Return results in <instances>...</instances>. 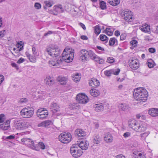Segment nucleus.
I'll return each instance as SVG.
<instances>
[{"label":"nucleus","mask_w":158,"mask_h":158,"mask_svg":"<svg viewBox=\"0 0 158 158\" xmlns=\"http://www.w3.org/2000/svg\"><path fill=\"white\" fill-rule=\"evenodd\" d=\"M49 65L52 67L54 66L55 68H58V66L57 65V64L56 61H54L53 60H49L48 62Z\"/></svg>","instance_id":"43"},{"label":"nucleus","mask_w":158,"mask_h":158,"mask_svg":"<svg viewBox=\"0 0 158 158\" xmlns=\"http://www.w3.org/2000/svg\"><path fill=\"white\" fill-rule=\"evenodd\" d=\"M93 142L96 144H99L101 141V138L98 135H96L94 136Z\"/></svg>","instance_id":"38"},{"label":"nucleus","mask_w":158,"mask_h":158,"mask_svg":"<svg viewBox=\"0 0 158 158\" xmlns=\"http://www.w3.org/2000/svg\"><path fill=\"white\" fill-rule=\"evenodd\" d=\"M115 158H125V157L123 155L120 154L116 156Z\"/></svg>","instance_id":"64"},{"label":"nucleus","mask_w":158,"mask_h":158,"mask_svg":"<svg viewBox=\"0 0 158 158\" xmlns=\"http://www.w3.org/2000/svg\"><path fill=\"white\" fill-rule=\"evenodd\" d=\"M104 139L106 143H110L113 142V138L111 134L108 132L105 133Z\"/></svg>","instance_id":"16"},{"label":"nucleus","mask_w":158,"mask_h":158,"mask_svg":"<svg viewBox=\"0 0 158 158\" xmlns=\"http://www.w3.org/2000/svg\"><path fill=\"white\" fill-rule=\"evenodd\" d=\"M150 132L149 131H147L141 134L140 135V136L141 138V139L143 140H145L146 138L148 135L150 134Z\"/></svg>","instance_id":"40"},{"label":"nucleus","mask_w":158,"mask_h":158,"mask_svg":"<svg viewBox=\"0 0 158 158\" xmlns=\"http://www.w3.org/2000/svg\"><path fill=\"white\" fill-rule=\"evenodd\" d=\"M148 65L149 68H152L154 65V62L152 60H149L148 61Z\"/></svg>","instance_id":"50"},{"label":"nucleus","mask_w":158,"mask_h":158,"mask_svg":"<svg viewBox=\"0 0 158 158\" xmlns=\"http://www.w3.org/2000/svg\"><path fill=\"white\" fill-rule=\"evenodd\" d=\"M117 41L115 38H112L110 39L109 42V45L112 46L114 45H117Z\"/></svg>","instance_id":"36"},{"label":"nucleus","mask_w":158,"mask_h":158,"mask_svg":"<svg viewBox=\"0 0 158 158\" xmlns=\"http://www.w3.org/2000/svg\"><path fill=\"white\" fill-rule=\"evenodd\" d=\"M100 40L103 41H105L106 42L108 41V38L105 35H101L99 36Z\"/></svg>","instance_id":"46"},{"label":"nucleus","mask_w":158,"mask_h":158,"mask_svg":"<svg viewBox=\"0 0 158 158\" xmlns=\"http://www.w3.org/2000/svg\"><path fill=\"white\" fill-rule=\"evenodd\" d=\"M5 30H4L0 31V38L2 37L5 35Z\"/></svg>","instance_id":"60"},{"label":"nucleus","mask_w":158,"mask_h":158,"mask_svg":"<svg viewBox=\"0 0 158 158\" xmlns=\"http://www.w3.org/2000/svg\"><path fill=\"white\" fill-rule=\"evenodd\" d=\"M45 52L46 53L53 57L58 56L61 53L60 49L57 46L53 45L48 46Z\"/></svg>","instance_id":"4"},{"label":"nucleus","mask_w":158,"mask_h":158,"mask_svg":"<svg viewBox=\"0 0 158 158\" xmlns=\"http://www.w3.org/2000/svg\"><path fill=\"white\" fill-rule=\"evenodd\" d=\"M57 79L58 81L60 82L61 85H64L66 83L67 78L66 77L60 76L57 77Z\"/></svg>","instance_id":"25"},{"label":"nucleus","mask_w":158,"mask_h":158,"mask_svg":"<svg viewBox=\"0 0 158 158\" xmlns=\"http://www.w3.org/2000/svg\"><path fill=\"white\" fill-rule=\"evenodd\" d=\"M134 98L140 102H145L148 96V93L146 89L138 87L134 90L133 94Z\"/></svg>","instance_id":"1"},{"label":"nucleus","mask_w":158,"mask_h":158,"mask_svg":"<svg viewBox=\"0 0 158 158\" xmlns=\"http://www.w3.org/2000/svg\"><path fill=\"white\" fill-rule=\"evenodd\" d=\"M72 135L68 132H64L61 134L59 136L60 141L64 143H69L71 140Z\"/></svg>","instance_id":"8"},{"label":"nucleus","mask_w":158,"mask_h":158,"mask_svg":"<svg viewBox=\"0 0 158 158\" xmlns=\"http://www.w3.org/2000/svg\"><path fill=\"white\" fill-rule=\"evenodd\" d=\"M21 141L23 144L34 150H37V148L35 145L34 142L31 139L24 138L21 139Z\"/></svg>","instance_id":"10"},{"label":"nucleus","mask_w":158,"mask_h":158,"mask_svg":"<svg viewBox=\"0 0 158 158\" xmlns=\"http://www.w3.org/2000/svg\"><path fill=\"white\" fill-rule=\"evenodd\" d=\"M133 158H145V154L144 152H138L135 153H133Z\"/></svg>","instance_id":"24"},{"label":"nucleus","mask_w":158,"mask_h":158,"mask_svg":"<svg viewBox=\"0 0 158 158\" xmlns=\"http://www.w3.org/2000/svg\"><path fill=\"white\" fill-rule=\"evenodd\" d=\"M52 124V121L48 120L42 122L39 125V126H42L45 127H48L49 125Z\"/></svg>","instance_id":"29"},{"label":"nucleus","mask_w":158,"mask_h":158,"mask_svg":"<svg viewBox=\"0 0 158 158\" xmlns=\"http://www.w3.org/2000/svg\"><path fill=\"white\" fill-rule=\"evenodd\" d=\"M100 83L99 81L95 78H92L89 82V84L91 87H97L99 85Z\"/></svg>","instance_id":"19"},{"label":"nucleus","mask_w":158,"mask_h":158,"mask_svg":"<svg viewBox=\"0 0 158 158\" xmlns=\"http://www.w3.org/2000/svg\"><path fill=\"white\" fill-rule=\"evenodd\" d=\"M139 29L143 32L145 33H148L150 32V26L148 24L145 23L140 27Z\"/></svg>","instance_id":"18"},{"label":"nucleus","mask_w":158,"mask_h":158,"mask_svg":"<svg viewBox=\"0 0 158 158\" xmlns=\"http://www.w3.org/2000/svg\"><path fill=\"white\" fill-rule=\"evenodd\" d=\"M105 31L106 34L109 36H111L113 34L112 32L110 30L107 29V27Z\"/></svg>","instance_id":"52"},{"label":"nucleus","mask_w":158,"mask_h":158,"mask_svg":"<svg viewBox=\"0 0 158 158\" xmlns=\"http://www.w3.org/2000/svg\"><path fill=\"white\" fill-rule=\"evenodd\" d=\"M5 115L3 114H0V123H3L4 120Z\"/></svg>","instance_id":"58"},{"label":"nucleus","mask_w":158,"mask_h":158,"mask_svg":"<svg viewBox=\"0 0 158 158\" xmlns=\"http://www.w3.org/2000/svg\"><path fill=\"white\" fill-rule=\"evenodd\" d=\"M115 60L114 58L112 57H107L106 62L112 64L114 62Z\"/></svg>","instance_id":"49"},{"label":"nucleus","mask_w":158,"mask_h":158,"mask_svg":"<svg viewBox=\"0 0 158 158\" xmlns=\"http://www.w3.org/2000/svg\"><path fill=\"white\" fill-rule=\"evenodd\" d=\"M131 133L129 132H126L123 134V136L125 138L129 137Z\"/></svg>","instance_id":"61"},{"label":"nucleus","mask_w":158,"mask_h":158,"mask_svg":"<svg viewBox=\"0 0 158 158\" xmlns=\"http://www.w3.org/2000/svg\"><path fill=\"white\" fill-rule=\"evenodd\" d=\"M88 57H90L93 60H94L95 58L97 56L92 51H88Z\"/></svg>","instance_id":"37"},{"label":"nucleus","mask_w":158,"mask_h":158,"mask_svg":"<svg viewBox=\"0 0 158 158\" xmlns=\"http://www.w3.org/2000/svg\"><path fill=\"white\" fill-rule=\"evenodd\" d=\"M75 134L77 137H83L86 135V133L85 131L83 130L79 129L76 130Z\"/></svg>","instance_id":"20"},{"label":"nucleus","mask_w":158,"mask_h":158,"mask_svg":"<svg viewBox=\"0 0 158 158\" xmlns=\"http://www.w3.org/2000/svg\"><path fill=\"white\" fill-rule=\"evenodd\" d=\"M5 26V24L3 22L2 18L0 17V29L4 27Z\"/></svg>","instance_id":"56"},{"label":"nucleus","mask_w":158,"mask_h":158,"mask_svg":"<svg viewBox=\"0 0 158 158\" xmlns=\"http://www.w3.org/2000/svg\"><path fill=\"white\" fill-rule=\"evenodd\" d=\"M74 52L72 49L66 48L62 54V57L65 62L69 63L72 61L74 57Z\"/></svg>","instance_id":"3"},{"label":"nucleus","mask_w":158,"mask_h":158,"mask_svg":"<svg viewBox=\"0 0 158 158\" xmlns=\"http://www.w3.org/2000/svg\"><path fill=\"white\" fill-rule=\"evenodd\" d=\"M76 100L79 103L82 104L86 103L89 100L87 96L82 93L79 94L77 95Z\"/></svg>","instance_id":"11"},{"label":"nucleus","mask_w":158,"mask_h":158,"mask_svg":"<svg viewBox=\"0 0 158 158\" xmlns=\"http://www.w3.org/2000/svg\"><path fill=\"white\" fill-rule=\"evenodd\" d=\"M34 7L36 9L39 10L41 8V5L40 3L36 2L35 4Z\"/></svg>","instance_id":"54"},{"label":"nucleus","mask_w":158,"mask_h":158,"mask_svg":"<svg viewBox=\"0 0 158 158\" xmlns=\"http://www.w3.org/2000/svg\"><path fill=\"white\" fill-rule=\"evenodd\" d=\"M129 66L133 69H137L139 67V60L137 59L132 58L129 60Z\"/></svg>","instance_id":"13"},{"label":"nucleus","mask_w":158,"mask_h":158,"mask_svg":"<svg viewBox=\"0 0 158 158\" xmlns=\"http://www.w3.org/2000/svg\"><path fill=\"white\" fill-rule=\"evenodd\" d=\"M148 113L152 117L158 116V109L152 108L148 110Z\"/></svg>","instance_id":"21"},{"label":"nucleus","mask_w":158,"mask_h":158,"mask_svg":"<svg viewBox=\"0 0 158 158\" xmlns=\"http://www.w3.org/2000/svg\"><path fill=\"white\" fill-rule=\"evenodd\" d=\"M88 51L86 50H81L80 51V60L83 62L87 60L88 57Z\"/></svg>","instance_id":"14"},{"label":"nucleus","mask_w":158,"mask_h":158,"mask_svg":"<svg viewBox=\"0 0 158 158\" xmlns=\"http://www.w3.org/2000/svg\"><path fill=\"white\" fill-rule=\"evenodd\" d=\"M69 108L71 110L79 109L80 108V105L77 103H70L69 105Z\"/></svg>","instance_id":"33"},{"label":"nucleus","mask_w":158,"mask_h":158,"mask_svg":"<svg viewBox=\"0 0 158 158\" xmlns=\"http://www.w3.org/2000/svg\"><path fill=\"white\" fill-rule=\"evenodd\" d=\"M94 32L96 34L98 35L101 32V29L98 25H97L94 27Z\"/></svg>","instance_id":"45"},{"label":"nucleus","mask_w":158,"mask_h":158,"mask_svg":"<svg viewBox=\"0 0 158 158\" xmlns=\"http://www.w3.org/2000/svg\"><path fill=\"white\" fill-rule=\"evenodd\" d=\"M27 101V98H22L19 101L21 103H25Z\"/></svg>","instance_id":"62"},{"label":"nucleus","mask_w":158,"mask_h":158,"mask_svg":"<svg viewBox=\"0 0 158 158\" xmlns=\"http://www.w3.org/2000/svg\"><path fill=\"white\" fill-rule=\"evenodd\" d=\"M38 93L40 94L39 96L40 98L42 99H45L48 96V94H46V93L44 92L39 91L38 92Z\"/></svg>","instance_id":"42"},{"label":"nucleus","mask_w":158,"mask_h":158,"mask_svg":"<svg viewBox=\"0 0 158 158\" xmlns=\"http://www.w3.org/2000/svg\"><path fill=\"white\" fill-rule=\"evenodd\" d=\"M70 152L73 156L78 158L81 156L83 153L82 150L76 145H73L70 148Z\"/></svg>","instance_id":"7"},{"label":"nucleus","mask_w":158,"mask_h":158,"mask_svg":"<svg viewBox=\"0 0 158 158\" xmlns=\"http://www.w3.org/2000/svg\"><path fill=\"white\" fill-rule=\"evenodd\" d=\"M96 51L98 53L101 54L104 53L105 50L104 48L100 46H97L96 47Z\"/></svg>","instance_id":"44"},{"label":"nucleus","mask_w":158,"mask_h":158,"mask_svg":"<svg viewBox=\"0 0 158 158\" xmlns=\"http://www.w3.org/2000/svg\"><path fill=\"white\" fill-rule=\"evenodd\" d=\"M56 31H48L47 32L45 33L44 35L45 36H47L52 34H56Z\"/></svg>","instance_id":"51"},{"label":"nucleus","mask_w":158,"mask_h":158,"mask_svg":"<svg viewBox=\"0 0 158 158\" xmlns=\"http://www.w3.org/2000/svg\"><path fill=\"white\" fill-rule=\"evenodd\" d=\"M63 11L64 9L61 5H59L53 7V13L55 15H57L58 13L63 12Z\"/></svg>","instance_id":"17"},{"label":"nucleus","mask_w":158,"mask_h":158,"mask_svg":"<svg viewBox=\"0 0 158 158\" xmlns=\"http://www.w3.org/2000/svg\"><path fill=\"white\" fill-rule=\"evenodd\" d=\"M23 43L22 41H19L16 45L19 51H21L23 49Z\"/></svg>","instance_id":"41"},{"label":"nucleus","mask_w":158,"mask_h":158,"mask_svg":"<svg viewBox=\"0 0 158 158\" xmlns=\"http://www.w3.org/2000/svg\"><path fill=\"white\" fill-rule=\"evenodd\" d=\"M53 5L52 1H46L44 2V8L45 10H47L48 8L51 7Z\"/></svg>","instance_id":"26"},{"label":"nucleus","mask_w":158,"mask_h":158,"mask_svg":"<svg viewBox=\"0 0 158 158\" xmlns=\"http://www.w3.org/2000/svg\"><path fill=\"white\" fill-rule=\"evenodd\" d=\"M94 61L100 64H103L104 63L105 60L102 58L97 56L95 60H94Z\"/></svg>","instance_id":"39"},{"label":"nucleus","mask_w":158,"mask_h":158,"mask_svg":"<svg viewBox=\"0 0 158 158\" xmlns=\"http://www.w3.org/2000/svg\"><path fill=\"white\" fill-rule=\"evenodd\" d=\"M30 126L29 123L26 120H19L15 123V128L19 130H23L27 128Z\"/></svg>","instance_id":"9"},{"label":"nucleus","mask_w":158,"mask_h":158,"mask_svg":"<svg viewBox=\"0 0 158 158\" xmlns=\"http://www.w3.org/2000/svg\"><path fill=\"white\" fill-rule=\"evenodd\" d=\"M90 94L91 95L94 97L98 96L100 94L99 91L96 89H91L90 91Z\"/></svg>","instance_id":"27"},{"label":"nucleus","mask_w":158,"mask_h":158,"mask_svg":"<svg viewBox=\"0 0 158 158\" xmlns=\"http://www.w3.org/2000/svg\"><path fill=\"white\" fill-rule=\"evenodd\" d=\"M25 61V60L23 58H20L17 61V63L20 64L24 62Z\"/></svg>","instance_id":"63"},{"label":"nucleus","mask_w":158,"mask_h":158,"mask_svg":"<svg viewBox=\"0 0 158 158\" xmlns=\"http://www.w3.org/2000/svg\"><path fill=\"white\" fill-rule=\"evenodd\" d=\"M114 70H106L104 71L105 75L107 76H110L111 74L113 73Z\"/></svg>","instance_id":"48"},{"label":"nucleus","mask_w":158,"mask_h":158,"mask_svg":"<svg viewBox=\"0 0 158 158\" xmlns=\"http://www.w3.org/2000/svg\"><path fill=\"white\" fill-rule=\"evenodd\" d=\"M127 108V104L124 103H120L119 104L118 108L120 111H124Z\"/></svg>","instance_id":"32"},{"label":"nucleus","mask_w":158,"mask_h":158,"mask_svg":"<svg viewBox=\"0 0 158 158\" xmlns=\"http://www.w3.org/2000/svg\"><path fill=\"white\" fill-rule=\"evenodd\" d=\"M64 62H65L64 60L63 59L62 57H60L56 61L57 65L58 66V68L61 67V65Z\"/></svg>","instance_id":"34"},{"label":"nucleus","mask_w":158,"mask_h":158,"mask_svg":"<svg viewBox=\"0 0 158 158\" xmlns=\"http://www.w3.org/2000/svg\"><path fill=\"white\" fill-rule=\"evenodd\" d=\"M37 116L40 119H44L46 118L48 115V112L44 108L39 109L36 112Z\"/></svg>","instance_id":"12"},{"label":"nucleus","mask_w":158,"mask_h":158,"mask_svg":"<svg viewBox=\"0 0 158 158\" xmlns=\"http://www.w3.org/2000/svg\"><path fill=\"white\" fill-rule=\"evenodd\" d=\"M50 106L54 114L59 111L60 107L56 103H52Z\"/></svg>","instance_id":"23"},{"label":"nucleus","mask_w":158,"mask_h":158,"mask_svg":"<svg viewBox=\"0 0 158 158\" xmlns=\"http://www.w3.org/2000/svg\"><path fill=\"white\" fill-rule=\"evenodd\" d=\"M4 130H6L9 129L10 128V125H6L5 124L2 125L1 127Z\"/></svg>","instance_id":"53"},{"label":"nucleus","mask_w":158,"mask_h":158,"mask_svg":"<svg viewBox=\"0 0 158 158\" xmlns=\"http://www.w3.org/2000/svg\"><path fill=\"white\" fill-rule=\"evenodd\" d=\"M79 148L82 150H85L88 149L89 146V143L86 140L83 139L80 141L78 143Z\"/></svg>","instance_id":"15"},{"label":"nucleus","mask_w":158,"mask_h":158,"mask_svg":"<svg viewBox=\"0 0 158 158\" xmlns=\"http://www.w3.org/2000/svg\"><path fill=\"white\" fill-rule=\"evenodd\" d=\"M45 82L48 85H50L54 83L53 79L50 76H48L44 80Z\"/></svg>","instance_id":"31"},{"label":"nucleus","mask_w":158,"mask_h":158,"mask_svg":"<svg viewBox=\"0 0 158 158\" xmlns=\"http://www.w3.org/2000/svg\"><path fill=\"white\" fill-rule=\"evenodd\" d=\"M81 78V75L80 73H77L74 74L72 76L73 80L76 82H79Z\"/></svg>","instance_id":"28"},{"label":"nucleus","mask_w":158,"mask_h":158,"mask_svg":"<svg viewBox=\"0 0 158 158\" xmlns=\"http://www.w3.org/2000/svg\"><path fill=\"white\" fill-rule=\"evenodd\" d=\"M136 117L138 119H140L141 118L143 119L144 118H145V116L141 114H138L136 115Z\"/></svg>","instance_id":"59"},{"label":"nucleus","mask_w":158,"mask_h":158,"mask_svg":"<svg viewBox=\"0 0 158 158\" xmlns=\"http://www.w3.org/2000/svg\"><path fill=\"white\" fill-rule=\"evenodd\" d=\"M121 15L124 19L127 22H131L134 19L133 12L128 9L123 10L121 13Z\"/></svg>","instance_id":"6"},{"label":"nucleus","mask_w":158,"mask_h":158,"mask_svg":"<svg viewBox=\"0 0 158 158\" xmlns=\"http://www.w3.org/2000/svg\"><path fill=\"white\" fill-rule=\"evenodd\" d=\"M129 126L133 130L138 133H142L146 131L147 124L143 122H138L135 120L129 122Z\"/></svg>","instance_id":"2"},{"label":"nucleus","mask_w":158,"mask_h":158,"mask_svg":"<svg viewBox=\"0 0 158 158\" xmlns=\"http://www.w3.org/2000/svg\"><path fill=\"white\" fill-rule=\"evenodd\" d=\"M93 107L95 110L97 112L102 111L104 109L103 105L102 103L96 104L94 105Z\"/></svg>","instance_id":"22"},{"label":"nucleus","mask_w":158,"mask_h":158,"mask_svg":"<svg viewBox=\"0 0 158 158\" xmlns=\"http://www.w3.org/2000/svg\"><path fill=\"white\" fill-rule=\"evenodd\" d=\"M99 4L101 9L104 10L106 8V3L105 2L102 1H100Z\"/></svg>","instance_id":"47"},{"label":"nucleus","mask_w":158,"mask_h":158,"mask_svg":"<svg viewBox=\"0 0 158 158\" xmlns=\"http://www.w3.org/2000/svg\"><path fill=\"white\" fill-rule=\"evenodd\" d=\"M25 54L30 61L33 63H35L36 62V59L35 56H31L28 52H26Z\"/></svg>","instance_id":"30"},{"label":"nucleus","mask_w":158,"mask_h":158,"mask_svg":"<svg viewBox=\"0 0 158 158\" xmlns=\"http://www.w3.org/2000/svg\"><path fill=\"white\" fill-rule=\"evenodd\" d=\"M39 147L42 149H44L45 148V146L44 143L42 142H40L38 143Z\"/></svg>","instance_id":"57"},{"label":"nucleus","mask_w":158,"mask_h":158,"mask_svg":"<svg viewBox=\"0 0 158 158\" xmlns=\"http://www.w3.org/2000/svg\"><path fill=\"white\" fill-rule=\"evenodd\" d=\"M108 2L113 6H116L119 4L120 0H108Z\"/></svg>","instance_id":"35"},{"label":"nucleus","mask_w":158,"mask_h":158,"mask_svg":"<svg viewBox=\"0 0 158 158\" xmlns=\"http://www.w3.org/2000/svg\"><path fill=\"white\" fill-rule=\"evenodd\" d=\"M137 42L135 40H133L131 42V44L132 45L133 47H136L137 44Z\"/></svg>","instance_id":"55"},{"label":"nucleus","mask_w":158,"mask_h":158,"mask_svg":"<svg viewBox=\"0 0 158 158\" xmlns=\"http://www.w3.org/2000/svg\"><path fill=\"white\" fill-rule=\"evenodd\" d=\"M20 115L23 118H29L32 116L34 113L33 109L31 107L26 106L20 111Z\"/></svg>","instance_id":"5"}]
</instances>
